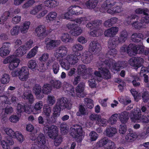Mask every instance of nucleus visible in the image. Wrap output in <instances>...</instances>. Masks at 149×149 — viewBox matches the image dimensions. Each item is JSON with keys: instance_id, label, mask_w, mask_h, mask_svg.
<instances>
[{"instance_id": "64", "label": "nucleus", "mask_w": 149, "mask_h": 149, "mask_svg": "<svg viewBox=\"0 0 149 149\" xmlns=\"http://www.w3.org/2000/svg\"><path fill=\"white\" fill-rule=\"evenodd\" d=\"M127 127L125 124L120 125L119 127V131L120 133L123 134L126 132Z\"/></svg>"}, {"instance_id": "26", "label": "nucleus", "mask_w": 149, "mask_h": 149, "mask_svg": "<svg viewBox=\"0 0 149 149\" xmlns=\"http://www.w3.org/2000/svg\"><path fill=\"white\" fill-rule=\"evenodd\" d=\"M124 61H118L113 64V67L114 70L116 71H118L122 68H124L126 65L124 64Z\"/></svg>"}, {"instance_id": "14", "label": "nucleus", "mask_w": 149, "mask_h": 149, "mask_svg": "<svg viewBox=\"0 0 149 149\" xmlns=\"http://www.w3.org/2000/svg\"><path fill=\"white\" fill-rule=\"evenodd\" d=\"M11 44L9 42L3 43L2 47L0 48V55L2 57L6 56L9 54L10 51Z\"/></svg>"}, {"instance_id": "34", "label": "nucleus", "mask_w": 149, "mask_h": 149, "mask_svg": "<svg viewBox=\"0 0 149 149\" xmlns=\"http://www.w3.org/2000/svg\"><path fill=\"white\" fill-rule=\"evenodd\" d=\"M141 116V110L139 109V110H135L133 113L132 116L131 118L133 120H139Z\"/></svg>"}, {"instance_id": "50", "label": "nucleus", "mask_w": 149, "mask_h": 149, "mask_svg": "<svg viewBox=\"0 0 149 149\" xmlns=\"http://www.w3.org/2000/svg\"><path fill=\"white\" fill-rule=\"evenodd\" d=\"M72 49L74 52H79L83 49V47L80 44H78L74 45L72 47Z\"/></svg>"}, {"instance_id": "63", "label": "nucleus", "mask_w": 149, "mask_h": 149, "mask_svg": "<svg viewBox=\"0 0 149 149\" xmlns=\"http://www.w3.org/2000/svg\"><path fill=\"white\" fill-rule=\"evenodd\" d=\"M148 12V9L145 8L142 9L141 8H139L135 10V12L136 13L138 14H143L144 15L147 14V13Z\"/></svg>"}, {"instance_id": "36", "label": "nucleus", "mask_w": 149, "mask_h": 149, "mask_svg": "<svg viewBox=\"0 0 149 149\" xmlns=\"http://www.w3.org/2000/svg\"><path fill=\"white\" fill-rule=\"evenodd\" d=\"M61 38L62 41L65 42H72L73 40V39L68 33L62 34Z\"/></svg>"}, {"instance_id": "7", "label": "nucleus", "mask_w": 149, "mask_h": 149, "mask_svg": "<svg viewBox=\"0 0 149 149\" xmlns=\"http://www.w3.org/2000/svg\"><path fill=\"white\" fill-rule=\"evenodd\" d=\"M136 47V45L134 44H130L128 46L124 45L120 47V52H126L131 55L134 54H136L137 52L136 50L139 49Z\"/></svg>"}, {"instance_id": "19", "label": "nucleus", "mask_w": 149, "mask_h": 149, "mask_svg": "<svg viewBox=\"0 0 149 149\" xmlns=\"http://www.w3.org/2000/svg\"><path fill=\"white\" fill-rule=\"evenodd\" d=\"M42 91L41 87L39 84H35L33 88V91L37 98L39 99H42L44 97V95L41 93Z\"/></svg>"}, {"instance_id": "55", "label": "nucleus", "mask_w": 149, "mask_h": 149, "mask_svg": "<svg viewBox=\"0 0 149 149\" xmlns=\"http://www.w3.org/2000/svg\"><path fill=\"white\" fill-rule=\"evenodd\" d=\"M139 78L137 76H135L134 78V80L132 81V83L134 87L139 86L140 85Z\"/></svg>"}, {"instance_id": "23", "label": "nucleus", "mask_w": 149, "mask_h": 149, "mask_svg": "<svg viewBox=\"0 0 149 149\" xmlns=\"http://www.w3.org/2000/svg\"><path fill=\"white\" fill-rule=\"evenodd\" d=\"M8 98L7 96L0 95V109H3L7 104H9L8 100Z\"/></svg>"}, {"instance_id": "17", "label": "nucleus", "mask_w": 149, "mask_h": 149, "mask_svg": "<svg viewBox=\"0 0 149 149\" xmlns=\"http://www.w3.org/2000/svg\"><path fill=\"white\" fill-rule=\"evenodd\" d=\"M118 31V28L117 27H112L105 30L104 33L106 37H113L117 34Z\"/></svg>"}, {"instance_id": "8", "label": "nucleus", "mask_w": 149, "mask_h": 149, "mask_svg": "<svg viewBox=\"0 0 149 149\" xmlns=\"http://www.w3.org/2000/svg\"><path fill=\"white\" fill-rule=\"evenodd\" d=\"M70 134L75 139H79L81 137L83 134V130L81 126L78 125L74 126V128L72 127L71 130Z\"/></svg>"}, {"instance_id": "62", "label": "nucleus", "mask_w": 149, "mask_h": 149, "mask_svg": "<svg viewBox=\"0 0 149 149\" xmlns=\"http://www.w3.org/2000/svg\"><path fill=\"white\" fill-rule=\"evenodd\" d=\"M89 118L90 119L92 120H95L97 121H98L100 119V118H101V116L100 115H97L96 114L93 113L91 115H90L89 116Z\"/></svg>"}, {"instance_id": "53", "label": "nucleus", "mask_w": 149, "mask_h": 149, "mask_svg": "<svg viewBox=\"0 0 149 149\" xmlns=\"http://www.w3.org/2000/svg\"><path fill=\"white\" fill-rule=\"evenodd\" d=\"M60 66L58 63L54 62L52 65V70L54 73L56 74L58 72Z\"/></svg>"}, {"instance_id": "21", "label": "nucleus", "mask_w": 149, "mask_h": 149, "mask_svg": "<svg viewBox=\"0 0 149 149\" xmlns=\"http://www.w3.org/2000/svg\"><path fill=\"white\" fill-rule=\"evenodd\" d=\"M13 59V60L10 62L8 66L9 69L11 70H13L17 68L20 62L19 59L15 58V56Z\"/></svg>"}, {"instance_id": "25", "label": "nucleus", "mask_w": 149, "mask_h": 149, "mask_svg": "<svg viewBox=\"0 0 149 149\" xmlns=\"http://www.w3.org/2000/svg\"><path fill=\"white\" fill-rule=\"evenodd\" d=\"M79 75L84 76L88 73L87 72V69L85 65L81 64L79 65L77 68Z\"/></svg>"}, {"instance_id": "61", "label": "nucleus", "mask_w": 149, "mask_h": 149, "mask_svg": "<svg viewBox=\"0 0 149 149\" xmlns=\"http://www.w3.org/2000/svg\"><path fill=\"white\" fill-rule=\"evenodd\" d=\"M118 117L117 114L116 113L113 115L109 118L110 123L112 124H115L117 122Z\"/></svg>"}, {"instance_id": "10", "label": "nucleus", "mask_w": 149, "mask_h": 149, "mask_svg": "<svg viewBox=\"0 0 149 149\" xmlns=\"http://www.w3.org/2000/svg\"><path fill=\"white\" fill-rule=\"evenodd\" d=\"M89 50L95 54H98L102 49L101 45L97 41L91 42L89 45Z\"/></svg>"}, {"instance_id": "51", "label": "nucleus", "mask_w": 149, "mask_h": 149, "mask_svg": "<svg viewBox=\"0 0 149 149\" xmlns=\"http://www.w3.org/2000/svg\"><path fill=\"white\" fill-rule=\"evenodd\" d=\"M20 26H16L13 27L10 31V33L12 36L17 35L19 33Z\"/></svg>"}, {"instance_id": "28", "label": "nucleus", "mask_w": 149, "mask_h": 149, "mask_svg": "<svg viewBox=\"0 0 149 149\" xmlns=\"http://www.w3.org/2000/svg\"><path fill=\"white\" fill-rule=\"evenodd\" d=\"M45 6L50 8H53L57 6L59 2L54 0H47L44 2Z\"/></svg>"}, {"instance_id": "6", "label": "nucleus", "mask_w": 149, "mask_h": 149, "mask_svg": "<svg viewBox=\"0 0 149 149\" xmlns=\"http://www.w3.org/2000/svg\"><path fill=\"white\" fill-rule=\"evenodd\" d=\"M66 26L70 30V33L72 36H79L81 34L82 31L81 28L74 22L68 23L67 24Z\"/></svg>"}, {"instance_id": "46", "label": "nucleus", "mask_w": 149, "mask_h": 149, "mask_svg": "<svg viewBox=\"0 0 149 149\" xmlns=\"http://www.w3.org/2000/svg\"><path fill=\"white\" fill-rule=\"evenodd\" d=\"M86 110L84 106L81 105L79 106V111L77 113V115L78 116H81L85 115Z\"/></svg>"}, {"instance_id": "58", "label": "nucleus", "mask_w": 149, "mask_h": 149, "mask_svg": "<svg viewBox=\"0 0 149 149\" xmlns=\"http://www.w3.org/2000/svg\"><path fill=\"white\" fill-rule=\"evenodd\" d=\"M28 67L29 68L32 70L35 69L37 66V63L36 61L34 60L30 61L28 63Z\"/></svg>"}, {"instance_id": "29", "label": "nucleus", "mask_w": 149, "mask_h": 149, "mask_svg": "<svg viewBox=\"0 0 149 149\" xmlns=\"http://www.w3.org/2000/svg\"><path fill=\"white\" fill-rule=\"evenodd\" d=\"M24 99L28 101L30 104H32L34 101V98L32 93L28 92H24L23 95Z\"/></svg>"}, {"instance_id": "4", "label": "nucleus", "mask_w": 149, "mask_h": 149, "mask_svg": "<svg viewBox=\"0 0 149 149\" xmlns=\"http://www.w3.org/2000/svg\"><path fill=\"white\" fill-rule=\"evenodd\" d=\"M5 131L9 136L6 137V140L1 141V144L3 149H10V146H12L14 143L13 138L15 137V134L16 132H15L12 129L9 128H6Z\"/></svg>"}, {"instance_id": "15", "label": "nucleus", "mask_w": 149, "mask_h": 149, "mask_svg": "<svg viewBox=\"0 0 149 149\" xmlns=\"http://www.w3.org/2000/svg\"><path fill=\"white\" fill-rule=\"evenodd\" d=\"M35 31L37 36L42 39L47 35L46 31V29L44 25L38 26L36 29Z\"/></svg>"}, {"instance_id": "30", "label": "nucleus", "mask_w": 149, "mask_h": 149, "mask_svg": "<svg viewBox=\"0 0 149 149\" xmlns=\"http://www.w3.org/2000/svg\"><path fill=\"white\" fill-rule=\"evenodd\" d=\"M128 36L127 32L126 30L122 31L118 39L119 42L122 43L124 42L127 39Z\"/></svg>"}, {"instance_id": "59", "label": "nucleus", "mask_w": 149, "mask_h": 149, "mask_svg": "<svg viewBox=\"0 0 149 149\" xmlns=\"http://www.w3.org/2000/svg\"><path fill=\"white\" fill-rule=\"evenodd\" d=\"M116 42L115 39H110L108 42V47L111 49H115L116 46Z\"/></svg>"}, {"instance_id": "52", "label": "nucleus", "mask_w": 149, "mask_h": 149, "mask_svg": "<svg viewBox=\"0 0 149 149\" xmlns=\"http://www.w3.org/2000/svg\"><path fill=\"white\" fill-rule=\"evenodd\" d=\"M96 123L100 126L106 127L107 125V121L106 119H102L100 118L98 121L96 122Z\"/></svg>"}, {"instance_id": "49", "label": "nucleus", "mask_w": 149, "mask_h": 149, "mask_svg": "<svg viewBox=\"0 0 149 149\" xmlns=\"http://www.w3.org/2000/svg\"><path fill=\"white\" fill-rule=\"evenodd\" d=\"M142 97L144 102H147L149 99V92L144 91L142 93Z\"/></svg>"}, {"instance_id": "43", "label": "nucleus", "mask_w": 149, "mask_h": 149, "mask_svg": "<svg viewBox=\"0 0 149 149\" xmlns=\"http://www.w3.org/2000/svg\"><path fill=\"white\" fill-rule=\"evenodd\" d=\"M30 24V22H26L24 23L23 26H21L20 28L22 33H25L27 32Z\"/></svg>"}, {"instance_id": "20", "label": "nucleus", "mask_w": 149, "mask_h": 149, "mask_svg": "<svg viewBox=\"0 0 149 149\" xmlns=\"http://www.w3.org/2000/svg\"><path fill=\"white\" fill-rule=\"evenodd\" d=\"M93 58L92 54L89 52H86L81 56V60L84 63H90Z\"/></svg>"}, {"instance_id": "22", "label": "nucleus", "mask_w": 149, "mask_h": 149, "mask_svg": "<svg viewBox=\"0 0 149 149\" xmlns=\"http://www.w3.org/2000/svg\"><path fill=\"white\" fill-rule=\"evenodd\" d=\"M118 117L120 121L123 123H126L129 119L128 113L126 111H123L121 114H118Z\"/></svg>"}, {"instance_id": "35", "label": "nucleus", "mask_w": 149, "mask_h": 149, "mask_svg": "<svg viewBox=\"0 0 149 149\" xmlns=\"http://www.w3.org/2000/svg\"><path fill=\"white\" fill-rule=\"evenodd\" d=\"M57 14L55 12H51L46 16V19L48 21H53L55 20L57 17Z\"/></svg>"}, {"instance_id": "47", "label": "nucleus", "mask_w": 149, "mask_h": 149, "mask_svg": "<svg viewBox=\"0 0 149 149\" xmlns=\"http://www.w3.org/2000/svg\"><path fill=\"white\" fill-rule=\"evenodd\" d=\"M43 112L47 116H49L51 112V108L48 105H45L43 107Z\"/></svg>"}, {"instance_id": "12", "label": "nucleus", "mask_w": 149, "mask_h": 149, "mask_svg": "<svg viewBox=\"0 0 149 149\" xmlns=\"http://www.w3.org/2000/svg\"><path fill=\"white\" fill-rule=\"evenodd\" d=\"M103 61H101L100 64L101 65L100 68V71L101 73L102 76L105 79H109L111 78V75L109 70L107 68V67L110 68V67H108L106 66L105 65H103L102 64Z\"/></svg>"}, {"instance_id": "24", "label": "nucleus", "mask_w": 149, "mask_h": 149, "mask_svg": "<svg viewBox=\"0 0 149 149\" xmlns=\"http://www.w3.org/2000/svg\"><path fill=\"white\" fill-rule=\"evenodd\" d=\"M37 143L39 146L44 145L46 143V137L42 134H40L36 139Z\"/></svg>"}, {"instance_id": "31", "label": "nucleus", "mask_w": 149, "mask_h": 149, "mask_svg": "<svg viewBox=\"0 0 149 149\" xmlns=\"http://www.w3.org/2000/svg\"><path fill=\"white\" fill-rule=\"evenodd\" d=\"M27 107L24 103H22L18 104L17 106V113L18 115H20V114L23 112L27 113L26 110Z\"/></svg>"}, {"instance_id": "18", "label": "nucleus", "mask_w": 149, "mask_h": 149, "mask_svg": "<svg viewBox=\"0 0 149 149\" xmlns=\"http://www.w3.org/2000/svg\"><path fill=\"white\" fill-rule=\"evenodd\" d=\"M68 12L72 15H78L82 13L81 8L79 6H71L68 8Z\"/></svg>"}, {"instance_id": "32", "label": "nucleus", "mask_w": 149, "mask_h": 149, "mask_svg": "<svg viewBox=\"0 0 149 149\" xmlns=\"http://www.w3.org/2000/svg\"><path fill=\"white\" fill-rule=\"evenodd\" d=\"M117 130L116 128L113 127H109L106 129V134L109 137H112L117 133Z\"/></svg>"}, {"instance_id": "9", "label": "nucleus", "mask_w": 149, "mask_h": 149, "mask_svg": "<svg viewBox=\"0 0 149 149\" xmlns=\"http://www.w3.org/2000/svg\"><path fill=\"white\" fill-rule=\"evenodd\" d=\"M68 49L66 47L61 46L57 49L54 55L58 59H60L66 55Z\"/></svg>"}, {"instance_id": "44", "label": "nucleus", "mask_w": 149, "mask_h": 149, "mask_svg": "<svg viewBox=\"0 0 149 149\" xmlns=\"http://www.w3.org/2000/svg\"><path fill=\"white\" fill-rule=\"evenodd\" d=\"M10 78L9 75L8 74H4L1 79V82L3 84H7L10 81Z\"/></svg>"}, {"instance_id": "1", "label": "nucleus", "mask_w": 149, "mask_h": 149, "mask_svg": "<svg viewBox=\"0 0 149 149\" xmlns=\"http://www.w3.org/2000/svg\"><path fill=\"white\" fill-rule=\"evenodd\" d=\"M102 21L96 19L88 22L86 27L90 30H93L89 33V34L93 37H97L102 35L103 32L101 29Z\"/></svg>"}, {"instance_id": "57", "label": "nucleus", "mask_w": 149, "mask_h": 149, "mask_svg": "<svg viewBox=\"0 0 149 149\" xmlns=\"http://www.w3.org/2000/svg\"><path fill=\"white\" fill-rule=\"evenodd\" d=\"M10 15V13L8 11H5L3 13V15L1 17V19L3 23L6 21Z\"/></svg>"}, {"instance_id": "39", "label": "nucleus", "mask_w": 149, "mask_h": 149, "mask_svg": "<svg viewBox=\"0 0 149 149\" xmlns=\"http://www.w3.org/2000/svg\"><path fill=\"white\" fill-rule=\"evenodd\" d=\"M132 36H134V41L136 42H141L144 37L141 33H134L132 34Z\"/></svg>"}, {"instance_id": "13", "label": "nucleus", "mask_w": 149, "mask_h": 149, "mask_svg": "<svg viewBox=\"0 0 149 149\" xmlns=\"http://www.w3.org/2000/svg\"><path fill=\"white\" fill-rule=\"evenodd\" d=\"M19 78L23 81L27 80L29 77V72L27 67H23L18 72Z\"/></svg>"}, {"instance_id": "41", "label": "nucleus", "mask_w": 149, "mask_h": 149, "mask_svg": "<svg viewBox=\"0 0 149 149\" xmlns=\"http://www.w3.org/2000/svg\"><path fill=\"white\" fill-rule=\"evenodd\" d=\"M57 40H51L47 43L46 45V48L47 49L50 50L56 46Z\"/></svg>"}, {"instance_id": "3", "label": "nucleus", "mask_w": 149, "mask_h": 149, "mask_svg": "<svg viewBox=\"0 0 149 149\" xmlns=\"http://www.w3.org/2000/svg\"><path fill=\"white\" fill-rule=\"evenodd\" d=\"M70 104L67 99L63 97L59 99L54 106L53 109V113L56 117H58L61 113L62 109H70Z\"/></svg>"}, {"instance_id": "38", "label": "nucleus", "mask_w": 149, "mask_h": 149, "mask_svg": "<svg viewBox=\"0 0 149 149\" xmlns=\"http://www.w3.org/2000/svg\"><path fill=\"white\" fill-rule=\"evenodd\" d=\"M38 48V47L36 46L34 47L28 54L26 56V58H30L34 56L36 54Z\"/></svg>"}, {"instance_id": "40", "label": "nucleus", "mask_w": 149, "mask_h": 149, "mask_svg": "<svg viewBox=\"0 0 149 149\" xmlns=\"http://www.w3.org/2000/svg\"><path fill=\"white\" fill-rule=\"evenodd\" d=\"M109 139L106 137H104L98 141L96 143V146L98 147H101L107 144L109 142Z\"/></svg>"}, {"instance_id": "2", "label": "nucleus", "mask_w": 149, "mask_h": 149, "mask_svg": "<svg viewBox=\"0 0 149 149\" xmlns=\"http://www.w3.org/2000/svg\"><path fill=\"white\" fill-rule=\"evenodd\" d=\"M46 130L47 131L46 133L49 137L52 139H54V144L56 146H59L63 140V138L61 136H58V130L57 127L54 125L50 126L47 125Z\"/></svg>"}, {"instance_id": "48", "label": "nucleus", "mask_w": 149, "mask_h": 149, "mask_svg": "<svg viewBox=\"0 0 149 149\" xmlns=\"http://www.w3.org/2000/svg\"><path fill=\"white\" fill-rule=\"evenodd\" d=\"M131 24L132 26L134 29L139 30L142 28L143 25L141 22L140 21V22H139L138 21H135Z\"/></svg>"}, {"instance_id": "5", "label": "nucleus", "mask_w": 149, "mask_h": 149, "mask_svg": "<svg viewBox=\"0 0 149 149\" xmlns=\"http://www.w3.org/2000/svg\"><path fill=\"white\" fill-rule=\"evenodd\" d=\"M117 51L115 49H111L106 54V57L108 59H105L103 61L102 64L105 65L106 66L108 67H110L111 65L113 64L114 60L112 58H113L117 54Z\"/></svg>"}, {"instance_id": "16", "label": "nucleus", "mask_w": 149, "mask_h": 149, "mask_svg": "<svg viewBox=\"0 0 149 149\" xmlns=\"http://www.w3.org/2000/svg\"><path fill=\"white\" fill-rule=\"evenodd\" d=\"M143 59L140 57H135L130 59V63L131 65L138 68L141 66L143 63Z\"/></svg>"}, {"instance_id": "33", "label": "nucleus", "mask_w": 149, "mask_h": 149, "mask_svg": "<svg viewBox=\"0 0 149 149\" xmlns=\"http://www.w3.org/2000/svg\"><path fill=\"white\" fill-rule=\"evenodd\" d=\"M27 50V47L24 45H22L17 49L16 54L18 56H22L26 52Z\"/></svg>"}, {"instance_id": "60", "label": "nucleus", "mask_w": 149, "mask_h": 149, "mask_svg": "<svg viewBox=\"0 0 149 149\" xmlns=\"http://www.w3.org/2000/svg\"><path fill=\"white\" fill-rule=\"evenodd\" d=\"M61 67L65 70H68L70 67V64L67 60L65 62L62 61L60 63Z\"/></svg>"}, {"instance_id": "37", "label": "nucleus", "mask_w": 149, "mask_h": 149, "mask_svg": "<svg viewBox=\"0 0 149 149\" xmlns=\"http://www.w3.org/2000/svg\"><path fill=\"white\" fill-rule=\"evenodd\" d=\"M52 88V86L51 84H45L43 87V93L45 94H48L50 93Z\"/></svg>"}, {"instance_id": "54", "label": "nucleus", "mask_w": 149, "mask_h": 149, "mask_svg": "<svg viewBox=\"0 0 149 149\" xmlns=\"http://www.w3.org/2000/svg\"><path fill=\"white\" fill-rule=\"evenodd\" d=\"M15 137H13V138H16L19 142L22 143L24 141L23 136L22 134L18 131L16 132L15 134Z\"/></svg>"}, {"instance_id": "56", "label": "nucleus", "mask_w": 149, "mask_h": 149, "mask_svg": "<svg viewBox=\"0 0 149 149\" xmlns=\"http://www.w3.org/2000/svg\"><path fill=\"white\" fill-rule=\"evenodd\" d=\"M90 140L91 141H95L98 138V135L94 131L91 132L90 134Z\"/></svg>"}, {"instance_id": "45", "label": "nucleus", "mask_w": 149, "mask_h": 149, "mask_svg": "<svg viewBox=\"0 0 149 149\" xmlns=\"http://www.w3.org/2000/svg\"><path fill=\"white\" fill-rule=\"evenodd\" d=\"M85 87V84L83 82H81L77 86L76 91L77 93H81L83 92Z\"/></svg>"}, {"instance_id": "27", "label": "nucleus", "mask_w": 149, "mask_h": 149, "mask_svg": "<svg viewBox=\"0 0 149 149\" xmlns=\"http://www.w3.org/2000/svg\"><path fill=\"white\" fill-rule=\"evenodd\" d=\"M129 133L125 136V139L127 142H132L134 141L137 136L136 134L133 131H129Z\"/></svg>"}, {"instance_id": "42", "label": "nucleus", "mask_w": 149, "mask_h": 149, "mask_svg": "<svg viewBox=\"0 0 149 149\" xmlns=\"http://www.w3.org/2000/svg\"><path fill=\"white\" fill-rule=\"evenodd\" d=\"M66 123H62L60 125V130L61 134L63 135L66 134L68 132V127Z\"/></svg>"}, {"instance_id": "11", "label": "nucleus", "mask_w": 149, "mask_h": 149, "mask_svg": "<svg viewBox=\"0 0 149 149\" xmlns=\"http://www.w3.org/2000/svg\"><path fill=\"white\" fill-rule=\"evenodd\" d=\"M81 57V54L79 52H74L73 54L68 55L66 57L67 61L71 65H75L77 63Z\"/></svg>"}]
</instances>
